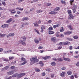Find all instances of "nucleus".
<instances>
[{"label":"nucleus","instance_id":"26","mask_svg":"<svg viewBox=\"0 0 79 79\" xmlns=\"http://www.w3.org/2000/svg\"><path fill=\"white\" fill-rule=\"evenodd\" d=\"M9 66H6L4 67V69H5V70H7L8 68H9Z\"/></svg>","mask_w":79,"mask_h":79},{"label":"nucleus","instance_id":"44","mask_svg":"<svg viewBox=\"0 0 79 79\" xmlns=\"http://www.w3.org/2000/svg\"><path fill=\"white\" fill-rule=\"evenodd\" d=\"M46 70L47 71H48V72H50L51 71L50 69L49 68L47 69Z\"/></svg>","mask_w":79,"mask_h":79},{"label":"nucleus","instance_id":"14","mask_svg":"<svg viewBox=\"0 0 79 79\" xmlns=\"http://www.w3.org/2000/svg\"><path fill=\"white\" fill-rule=\"evenodd\" d=\"M77 6L75 5L72 8V9L76 10V9H77Z\"/></svg>","mask_w":79,"mask_h":79},{"label":"nucleus","instance_id":"32","mask_svg":"<svg viewBox=\"0 0 79 79\" xmlns=\"http://www.w3.org/2000/svg\"><path fill=\"white\" fill-rule=\"evenodd\" d=\"M10 68L11 69H13L15 68V67L14 66H11Z\"/></svg>","mask_w":79,"mask_h":79},{"label":"nucleus","instance_id":"1","mask_svg":"<svg viewBox=\"0 0 79 79\" xmlns=\"http://www.w3.org/2000/svg\"><path fill=\"white\" fill-rule=\"evenodd\" d=\"M25 73H20L18 74V73H16L12 75V77H17V78H18V79H19V78L22 77L23 76H25Z\"/></svg>","mask_w":79,"mask_h":79},{"label":"nucleus","instance_id":"28","mask_svg":"<svg viewBox=\"0 0 79 79\" xmlns=\"http://www.w3.org/2000/svg\"><path fill=\"white\" fill-rule=\"evenodd\" d=\"M67 11L68 12V14H69V15H71V13H72L71 10H68Z\"/></svg>","mask_w":79,"mask_h":79},{"label":"nucleus","instance_id":"19","mask_svg":"<svg viewBox=\"0 0 79 79\" xmlns=\"http://www.w3.org/2000/svg\"><path fill=\"white\" fill-rule=\"evenodd\" d=\"M51 64L52 66H55V65H56V63L55 62H52L51 63Z\"/></svg>","mask_w":79,"mask_h":79},{"label":"nucleus","instance_id":"57","mask_svg":"<svg viewBox=\"0 0 79 79\" xmlns=\"http://www.w3.org/2000/svg\"><path fill=\"white\" fill-rule=\"evenodd\" d=\"M42 48H43V47H41V46H40L39 48H38V49H42Z\"/></svg>","mask_w":79,"mask_h":79},{"label":"nucleus","instance_id":"56","mask_svg":"<svg viewBox=\"0 0 79 79\" xmlns=\"http://www.w3.org/2000/svg\"><path fill=\"white\" fill-rule=\"evenodd\" d=\"M79 56H74V58H79Z\"/></svg>","mask_w":79,"mask_h":79},{"label":"nucleus","instance_id":"47","mask_svg":"<svg viewBox=\"0 0 79 79\" xmlns=\"http://www.w3.org/2000/svg\"><path fill=\"white\" fill-rule=\"evenodd\" d=\"M3 49L2 48H0V52H3Z\"/></svg>","mask_w":79,"mask_h":79},{"label":"nucleus","instance_id":"23","mask_svg":"<svg viewBox=\"0 0 79 79\" xmlns=\"http://www.w3.org/2000/svg\"><path fill=\"white\" fill-rule=\"evenodd\" d=\"M54 33V32L52 31H49V34H53V33Z\"/></svg>","mask_w":79,"mask_h":79},{"label":"nucleus","instance_id":"16","mask_svg":"<svg viewBox=\"0 0 79 79\" xmlns=\"http://www.w3.org/2000/svg\"><path fill=\"white\" fill-rule=\"evenodd\" d=\"M70 44V42L68 41H67L66 42H64V45H68V44Z\"/></svg>","mask_w":79,"mask_h":79},{"label":"nucleus","instance_id":"35","mask_svg":"<svg viewBox=\"0 0 79 79\" xmlns=\"http://www.w3.org/2000/svg\"><path fill=\"white\" fill-rule=\"evenodd\" d=\"M73 38L74 39H78V36L77 35L75 36H73Z\"/></svg>","mask_w":79,"mask_h":79},{"label":"nucleus","instance_id":"21","mask_svg":"<svg viewBox=\"0 0 79 79\" xmlns=\"http://www.w3.org/2000/svg\"><path fill=\"white\" fill-rule=\"evenodd\" d=\"M65 73V72H62L61 74L60 75L62 76V77H63L64 76V74Z\"/></svg>","mask_w":79,"mask_h":79},{"label":"nucleus","instance_id":"4","mask_svg":"<svg viewBox=\"0 0 79 79\" xmlns=\"http://www.w3.org/2000/svg\"><path fill=\"white\" fill-rule=\"evenodd\" d=\"M21 60L22 61H23L24 62L21 64V65H24V64H25L26 63H27V61H26V60L23 57H22L21 58Z\"/></svg>","mask_w":79,"mask_h":79},{"label":"nucleus","instance_id":"34","mask_svg":"<svg viewBox=\"0 0 79 79\" xmlns=\"http://www.w3.org/2000/svg\"><path fill=\"white\" fill-rule=\"evenodd\" d=\"M49 31H52L53 30V27H51L48 29Z\"/></svg>","mask_w":79,"mask_h":79},{"label":"nucleus","instance_id":"40","mask_svg":"<svg viewBox=\"0 0 79 79\" xmlns=\"http://www.w3.org/2000/svg\"><path fill=\"white\" fill-rule=\"evenodd\" d=\"M52 5V4L51 3H48L47 4H46V6H50V5Z\"/></svg>","mask_w":79,"mask_h":79},{"label":"nucleus","instance_id":"48","mask_svg":"<svg viewBox=\"0 0 79 79\" xmlns=\"http://www.w3.org/2000/svg\"><path fill=\"white\" fill-rule=\"evenodd\" d=\"M24 0H19L18 1V3H21V2H23Z\"/></svg>","mask_w":79,"mask_h":79},{"label":"nucleus","instance_id":"64","mask_svg":"<svg viewBox=\"0 0 79 79\" xmlns=\"http://www.w3.org/2000/svg\"><path fill=\"white\" fill-rule=\"evenodd\" d=\"M52 20H50L48 21V23H52Z\"/></svg>","mask_w":79,"mask_h":79},{"label":"nucleus","instance_id":"3","mask_svg":"<svg viewBox=\"0 0 79 79\" xmlns=\"http://www.w3.org/2000/svg\"><path fill=\"white\" fill-rule=\"evenodd\" d=\"M22 39L23 41V40H21L20 41V42L22 43L23 45H26V43H25V42H24V41H26V37H23Z\"/></svg>","mask_w":79,"mask_h":79},{"label":"nucleus","instance_id":"25","mask_svg":"<svg viewBox=\"0 0 79 79\" xmlns=\"http://www.w3.org/2000/svg\"><path fill=\"white\" fill-rule=\"evenodd\" d=\"M51 41H52V42H55V37L52 38H51Z\"/></svg>","mask_w":79,"mask_h":79},{"label":"nucleus","instance_id":"30","mask_svg":"<svg viewBox=\"0 0 79 79\" xmlns=\"http://www.w3.org/2000/svg\"><path fill=\"white\" fill-rule=\"evenodd\" d=\"M56 37H60V35H59V32H57L56 33Z\"/></svg>","mask_w":79,"mask_h":79},{"label":"nucleus","instance_id":"15","mask_svg":"<svg viewBox=\"0 0 79 79\" xmlns=\"http://www.w3.org/2000/svg\"><path fill=\"white\" fill-rule=\"evenodd\" d=\"M56 12L55 11H51L49 12V14H51V15H55V14H56Z\"/></svg>","mask_w":79,"mask_h":79},{"label":"nucleus","instance_id":"58","mask_svg":"<svg viewBox=\"0 0 79 79\" xmlns=\"http://www.w3.org/2000/svg\"><path fill=\"white\" fill-rule=\"evenodd\" d=\"M64 35H68V32H64Z\"/></svg>","mask_w":79,"mask_h":79},{"label":"nucleus","instance_id":"51","mask_svg":"<svg viewBox=\"0 0 79 79\" xmlns=\"http://www.w3.org/2000/svg\"><path fill=\"white\" fill-rule=\"evenodd\" d=\"M61 2L62 4H65V3H66V2H65L64 1H61Z\"/></svg>","mask_w":79,"mask_h":79},{"label":"nucleus","instance_id":"11","mask_svg":"<svg viewBox=\"0 0 79 79\" xmlns=\"http://www.w3.org/2000/svg\"><path fill=\"white\" fill-rule=\"evenodd\" d=\"M25 20L26 21H27L29 20V18L27 17H24L22 19V21H25Z\"/></svg>","mask_w":79,"mask_h":79},{"label":"nucleus","instance_id":"6","mask_svg":"<svg viewBox=\"0 0 79 79\" xmlns=\"http://www.w3.org/2000/svg\"><path fill=\"white\" fill-rule=\"evenodd\" d=\"M67 27L69 28V29L70 31H72V30H73V28L72 27V26H71V25H69L67 26Z\"/></svg>","mask_w":79,"mask_h":79},{"label":"nucleus","instance_id":"38","mask_svg":"<svg viewBox=\"0 0 79 79\" xmlns=\"http://www.w3.org/2000/svg\"><path fill=\"white\" fill-rule=\"evenodd\" d=\"M67 40H69V41H72V39L70 38H67Z\"/></svg>","mask_w":79,"mask_h":79},{"label":"nucleus","instance_id":"17","mask_svg":"<svg viewBox=\"0 0 79 79\" xmlns=\"http://www.w3.org/2000/svg\"><path fill=\"white\" fill-rule=\"evenodd\" d=\"M34 41L36 44H38L39 42V41L36 39H35Z\"/></svg>","mask_w":79,"mask_h":79},{"label":"nucleus","instance_id":"12","mask_svg":"<svg viewBox=\"0 0 79 79\" xmlns=\"http://www.w3.org/2000/svg\"><path fill=\"white\" fill-rule=\"evenodd\" d=\"M5 35H6V34H0V37H4Z\"/></svg>","mask_w":79,"mask_h":79},{"label":"nucleus","instance_id":"22","mask_svg":"<svg viewBox=\"0 0 79 79\" xmlns=\"http://www.w3.org/2000/svg\"><path fill=\"white\" fill-rule=\"evenodd\" d=\"M33 24L34 25V26H38V24H37V22H35Z\"/></svg>","mask_w":79,"mask_h":79},{"label":"nucleus","instance_id":"8","mask_svg":"<svg viewBox=\"0 0 79 79\" xmlns=\"http://www.w3.org/2000/svg\"><path fill=\"white\" fill-rule=\"evenodd\" d=\"M13 74V71H9L7 73V74L8 75H11Z\"/></svg>","mask_w":79,"mask_h":79},{"label":"nucleus","instance_id":"7","mask_svg":"<svg viewBox=\"0 0 79 79\" xmlns=\"http://www.w3.org/2000/svg\"><path fill=\"white\" fill-rule=\"evenodd\" d=\"M73 18L74 16H73V15L72 14H70L69 15V19H73Z\"/></svg>","mask_w":79,"mask_h":79},{"label":"nucleus","instance_id":"29","mask_svg":"<svg viewBox=\"0 0 79 79\" xmlns=\"http://www.w3.org/2000/svg\"><path fill=\"white\" fill-rule=\"evenodd\" d=\"M58 26H59V25H54L53 26V27L54 29L55 28H56V27H58Z\"/></svg>","mask_w":79,"mask_h":79},{"label":"nucleus","instance_id":"5","mask_svg":"<svg viewBox=\"0 0 79 79\" xmlns=\"http://www.w3.org/2000/svg\"><path fill=\"white\" fill-rule=\"evenodd\" d=\"M14 35H15V34H14V33H10L7 35L6 37L7 38H8L9 37H13V36H14Z\"/></svg>","mask_w":79,"mask_h":79},{"label":"nucleus","instance_id":"53","mask_svg":"<svg viewBox=\"0 0 79 79\" xmlns=\"http://www.w3.org/2000/svg\"><path fill=\"white\" fill-rule=\"evenodd\" d=\"M3 60L5 61H9L8 60H7V59H3Z\"/></svg>","mask_w":79,"mask_h":79},{"label":"nucleus","instance_id":"39","mask_svg":"<svg viewBox=\"0 0 79 79\" xmlns=\"http://www.w3.org/2000/svg\"><path fill=\"white\" fill-rule=\"evenodd\" d=\"M23 25H28V23H23V24H22Z\"/></svg>","mask_w":79,"mask_h":79},{"label":"nucleus","instance_id":"63","mask_svg":"<svg viewBox=\"0 0 79 79\" xmlns=\"http://www.w3.org/2000/svg\"><path fill=\"white\" fill-rule=\"evenodd\" d=\"M76 65L77 66H79V62H77V64Z\"/></svg>","mask_w":79,"mask_h":79},{"label":"nucleus","instance_id":"43","mask_svg":"<svg viewBox=\"0 0 79 79\" xmlns=\"http://www.w3.org/2000/svg\"><path fill=\"white\" fill-rule=\"evenodd\" d=\"M13 58H14V57H9V60H11L12 59H13Z\"/></svg>","mask_w":79,"mask_h":79},{"label":"nucleus","instance_id":"50","mask_svg":"<svg viewBox=\"0 0 79 79\" xmlns=\"http://www.w3.org/2000/svg\"><path fill=\"white\" fill-rule=\"evenodd\" d=\"M18 10H21V11H23V8H18Z\"/></svg>","mask_w":79,"mask_h":79},{"label":"nucleus","instance_id":"52","mask_svg":"<svg viewBox=\"0 0 79 79\" xmlns=\"http://www.w3.org/2000/svg\"><path fill=\"white\" fill-rule=\"evenodd\" d=\"M34 8H32L30 10V11H34Z\"/></svg>","mask_w":79,"mask_h":79},{"label":"nucleus","instance_id":"62","mask_svg":"<svg viewBox=\"0 0 79 79\" xmlns=\"http://www.w3.org/2000/svg\"><path fill=\"white\" fill-rule=\"evenodd\" d=\"M17 14H21V12L20 11H18L17 12Z\"/></svg>","mask_w":79,"mask_h":79},{"label":"nucleus","instance_id":"45","mask_svg":"<svg viewBox=\"0 0 79 79\" xmlns=\"http://www.w3.org/2000/svg\"><path fill=\"white\" fill-rule=\"evenodd\" d=\"M74 76L72 75L71 77H70V79H74Z\"/></svg>","mask_w":79,"mask_h":79},{"label":"nucleus","instance_id":"2","mask_svg":"<svg viewBox=\"0 0 79 79\" xmlns=\"http://www.w3.org/2000/svg\"><path fill=\"white\" fill-rule=\"evenodd\" d=\"M31 61V63L34 64L35 63H37L39 61V60L37 59V57H34L33 58H31L30 59Z\"/></svg>","mask_w":79,"mask_h":79},{"label":"nucleus","instance_id":"18","mask_svg":"<svg viewBox=\"0 0 79 79\" xmlns=\"http://www.w3.org/2000/svg\"><path fill=\"white\" fill-rule=\"evenodd\" d=\"M60 8L59 7H57L56 9H54V11H59Z\"/></svg>","mask_w":79,"mask_h":79},{"label":"nucleus","instance_id":"24","mask_svg":"<svg viewBox=\"0 0 79 79\" xmlns=\"http://www.w3.org/2000/svg\"><path fill=\"white\" fill-rule=\"evenodd\" d=\"M67 74L68 75H71L72 74L71 71H68L67 72Z\"/></svg>","mask_w":79,"mask_h":79},{"label":"nucleus","instance_id":"36","mask_svg":"<svg viewBox=\"0 0 79 79\" xmlns=\"http://www.w3.org/2000/svg\"><path fill=\"white\" fill-rule=\"evenodd\" d=\"M74 0H70V4L72 5V3H74Z\"/></svg>","mask_w":79,"mask_h":79},{"label":"nucleus","instance_id":"60","mask_svg":"<svg viewBox=\"0 0 79 79\" xmlns=\"http://www.w3.org/2000/svg\"><path fill=\"white\" fill-rule=\"evenodd\" d=\"M60 31L61 32H63V31H64V30L62 29H61L60 30Z\"/></svg>","mask_w":79,"mask_h":79},{"label":"nucleus","instance_id":"31","mask_svg":"<svg viewBox=\"0 0 79 79\" xmlns=\"http://www.w3.org/2000/svg\"><path fill=\"white\" fill-rule=\"evenodd\" d=\"M35 70L36 72H39L40 71V69L37 68H36Z\"/></svg>","mask_w":79,"mask_h":79},{"label":"nucleus","instance_id":"41","mask_svg":"<svg viewBox=\"0 0 79 79\" xmlns=\"http://www.w3.org/2000/svg\"><path fill=\"white\" fill-rule=\"evenodd\" d=\"M2 3L3 4V5H4V6H5V5H6V3H5V2H2Z\"/></svg>","mask_w":79,"mask_h":79},{"label":"nucleus","instance_id":"55","mask_svg":"<svg viewBox=\"0 0 79 79\" xmlns=\"http://www.w3.org/2000/svg\"><path fill=\"white\" fill-rule=\"evenodd\" d=\"M42 76H45V73H43L42 74Z\"/></svg>","mask_w":79,"mask_h":79},{"label":"nucleus","instance_id":"46","mask_svg":"<svg viewBox=\"0 0 79 79\" xmlns=\"http://www.w3.org/2000/svg\"><path fill=\"white\" fill-rule=\"evenodd\" d=\"M73 11V13H75L76 11V9H72Z\"/></svg>","mask_w":79,"mask_h":79},{"label":"nucleus","instance_id":"33","mask_svg":"<svg viewBox=\"0 0 79 79\" xmlns=\"http://www.w3.org/2000/svg\"><path fill=\"white\" fill-rule=\"evenodd\" d=\"M39 64H42V66H44V63H43L42 61H40L39 62Z\"/></svg>","mask_w":79,"mask_h":79},{"label":"nucleus","instance_id":"59","mask_svg":"<svg viewBox=\"0 0 79 79\" xmlns=\"http://www.w3.org/2000/svg\"><path fill=\"white\" fill-rule=\"evenodd\" d=\"M70 50H73V46H70L69 47Z\"/></svg>","mask_w":79,"mask_h":79},{"label":"nucleus","instance_id":"49","mask_svg":"<svg viewBox=\"0 0 79 79\" xmlns=\"http://www.w3.org/2000/svg\"><path fill=\"white\" fill-rule=\"evenodd\" d=\"M60 37H64V35L63 34H61L60 35Z\"/></svg>","mask_w":79,"mask_h":79},{"label":"nucleus","instance_id":"10","mask_svg":"<svg viewBox=\"0 0 79 79\" xmlns=\"http://www.w3.org/2000/svg\"><path fill=\"white\" fill-rule=\"evenodd\" d=\"M64 60L66 61H69V62L71 61V60L69 58H64Z\"/></svg>","mask_w":79,"mask_h":79},{"label":"nucleus","instance_id":"61","mask_svg":"<svg viewBox=\"0 0 79 79\" xmlns=\"http://www.w3.org/2000/svg\"><path fill=\"white\" fill-rule=\"evenodd\" d=\"M9 20L10 22H11V21H12V20H13V19H12V18H10L9 19Z\"/></svg>","mask_w":79,"mask_h":79},{"label":"nucleus","instance_id":"42","mask_svg":"<svg viewBox=\"0 0 79 79\" xmlns=\"http://www.w3.org/2000/svg\"><path fill=\"white\" fill-rule=\"evenodd\" d=\"M2 27H3V28H5L6 27V26L5 24L1 26Z\"/></svg>","mask_w":79,"mask_h":79},{"label":"nucleus","instance_id":"37","mask_svg":"<svg viewBox=\"0 0 79 79\" xmlns=\"http://www.w3.org/2000/svg\"><path fill=\"white\" fill-rule=\"evenodd\" d=\"M57 60H58V61H63V59L61 58L57 59Z\"/></svg>","mask_w":79,"mask_h":79},{"label":"nucleus","instance_id":"9","mask_svg":"<svg viewBox=\"0 0 79 79\" xmlns=\"http://www.w3.org/2000/svg\"><path fill=\"white\" fill-rule=\"evenodd\" d=\"M44 29H45V26L43 25L41 27V32H44Z\"/></svg>","mask_w":79,"mask_h":79},{"label":"nucleus","instance_id":"27","mask_svg":"<svg viewBox=\"0 0 79 79\" xmlns=\"http://www.w3.org/2000/svg\"><path fill=\"white\" fill-rule=\"evenodd\" d=\"M67 33L68 34V35H69V34H71L73 33L72 31H67Z\"/></svg>","mask_w":79,"mask_h":79},{"label":"nucleus","instance_id":"20","mask_svg":"<svg viewBox=\"0 0 79 79\" xmlns=\"http://www.w3.org/2000/svg\"><path fill=\"white\" fill-rule=\"evenodd\" d=\"M36 12H37V13H40L43 12V10H39L36 11Z\"/></svg>","mask_w":79,"mask_h":79},{"label":"nucleus","instance_id":"54","mask_svg":"<svg viewBox=\"0 0 79 79\" xmlns=\"http://www.w3.org/2000/svg\"><path fill=\"white\" fill-rule=\"evenodd\" d=\"M62 70H65L66 69V67H64L61 68Z\"/></svg>","mask_w":79,"mask_h":79},{"label":"nucleus","instance_id":"13","mask_svg":"<svg viewBox=\"0 0 79 79\" xmlns=\"http://www.w3.org/2000/svg\"><path fill=\"white\" fill-rule=\"evenodd\" d=\"M43 59H44V60H47V58H48H48H50V56H47L45 57H42Z\"/></svg>","mask_w":79,"mask_h":79}]
</instances>
